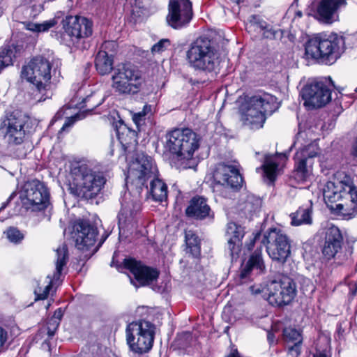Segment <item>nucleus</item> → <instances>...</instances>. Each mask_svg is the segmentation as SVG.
I'll list each match as a JSON object with an SVG mask.
<instances>
[{"label":"nucleus","mask_w":357,"mask_h":357,"mask_svg":"<svg viewBox=\"0 0 357 357\" xmlns=\"http://www.w3.org/2000/svg\"><path fill=\"white\" fill-rule=\"evenodd\" d=\"M257 244L256 250L250 255L245 266L241 271L240 277L246 278L253 269L259 272L265 270L262 257V246L265 245L270 258L280 264H284L291 254V242L289 237L280 229L271 228L266 231L261 237L260 232L254 234L246 246L248 250L253 249Z\"/></svg>","instance_id":"nucleus-1"},{"label":"nucleus","mask_w":357,"mask_h":357,"mask_svg":"<svg viewBox=\"0 0 357 357\" xmlns=\"http://www.w3.org/2000/svg\"><path fill=\"white\" fill-rule=\"evenodd\" d=\"M158 173L152 158L144 153H139L129 165L126 185L130 190H135L137 193H140L146 181L151 179L150 189L147 192L151 195L153 201H167V186L158 178ZM146 189L148 190L147 186Z\"/></svg>","instance_id":"nucleus-2"},{"label":"nucleus","mask_w":357,"mask_h":357,"mask_svg":"<svg viewBox=\"0 0 357 357\" xmlns=\"http://www.w3.org/2000/svg\"><path fill=\"white\" fill-rule=\"evenodd\" d=\"M201 140V137L189 128L175 129L167 135L165 148L177 160L179 168L190 169L197 166L194 154Z\"/></svg>","instance_id":"nucleus-3"},{"label":"nucleus","mask_w":357,"mask_h":357,"mask_svg":"<svg viewBox=\"0 0 357 357\" xmlns=\"http://www.w3.org/2000/svg\"><path fill=\"white\" fill-rule=\"evenodd\" d=\"M70 173L75 186L70 185V192L87 200L95 199L107 181L103 172L96 171L86 164L74 166Z\"/></svg>","instance_id":"nucleus-4"},{"label":"nucleus","mask_w":357,"mask_h":357,"mask_svg":"<svg viewBox=\"0 0 357 357\" xmlns=\"http://www.w3.org/2000/svg\"><path fill=\"white\" fill-rule=\"evenodd\" d=\"M21 76L35 86L34 98L37 102L45 101L52 96V64L47 59L43 56L33 57L23 66Z\"/></svg>","instance_id":"nucleus-5"},{"label":"nucleus","mask_w":357,"mask_h":357,"mask_svg":"<svg viewBox=\"0 0 357 357\" xmlns=\"http://www.w3.org/2000/svg\"><path fill=\"white\" fill-rule=\"evenodd\" d=\"M186 57L190 66L196 70L211 73L220 65V54L213 42L206 37H199L192 43Z\"/></svg>","instance_id":"nucleus-6"},{"label":"nucleus","mask_w":357,"mask_h":357,"mask_svg":"<svg viewBox=\"0 0 357 357\" xmlns=\"http://www.w3.org/2000/svg\"><path fill=\"white\" fill-rule=\"evenodd\" d=\"M278 107L277 98L268 93H260L252 96L246 110L241 114L243 123L252 130L263 127L266 115L272 114Z\"/></svg>","instance_id":"nucleus-7"},{"label":"nucleus","mask_w":357,"mask_h":357,"mask_svg":"<svg viewBox=\"0 0 357 357\" xmlns=\"http://www.w3.org/2000/svg\"><path fill=\"white\" fill-rule=\"evenodd\" d=\"M155 327L152 323L139 320L130 323L126 328V340L131 357H148L155 336Z\"/></svg>","instance_id":"nucleus-8"},{"label":"nucleus","mask_w":357,"mask_h":357,"mask_svg":"<svg viewBox=\"0 0 357 357\" xmlns=\"http://www.w3.org/2000/svg\"><path fill=\"white\" fill-rule=\"evenodd\" d=\"M112 87L119 94H136L142 89L144 78L141 71L130 63H119L112 76Z\"/></svg>","instance_id":"nucleus-9"},{"label":"nucleus","mask_w":357,"mask_h":357,"mask_svg":"<svg viewBox=\"0 0 357 357\" xmlns=\"http://www.w3.org/2000/svg\"><path fill=\"white\" fill-rule=\"evenodd\" d=\"M268 302L275 307H284L292 303L297 295L296 283L291 277L282 275L268 282Z\"/></svg>","instance_id":"nucleus-10"},{"label":"nucleus","mask_w":357,"mask_h":357,"mask_svg":"<svg viewBox=\"0 0 357 357\" xmlns=\"http://www.w3.org/2000/svg\"><path fill=\"white\" fill-rule=\"evenodd\" d=\"M214 181L217 183L215 191H219L222 198H229L228 188L238 190L243 184V179L236 165L219 164L214 173Z\"/></svg>","instance_id":"nucleus-11"},{"label":"nucleus","mask_w":357,"mask_h":357,"mask_svg":"<svg viewBox=\"0 0 357 357\" xmlns=\"http://www.w3.org/2000/svg\"><path fill=\"white\" fill-rule=\"evenodd\" d=\"M26 122L27 117L20 111L13 112L4 120L1 130L8 145L15 146L23 143L26 136L24 126Z\"/></svg>","instance_id":"nucleus-12"},{"label":"nucleus","mask_w":357,"mask_h":357,"mask_svg":"<svg viewBox=\"0 0 357 357\" xmlns=\"http://www.w3.org/2000/svg\"><path fill=\"white\" fill-rule=\"evenodd\" d=\"M340 42L341 39L336 36H330L328 38L321 34L314 36V44L316 43L317 47V53L314 54V59L321 63H333L340 56Z\"/></svg>","instance_id":"nucleus-13"},{"label":"nucleus","mask_w":357,"mask_h":357,"mask_svg":"<svg viewBox=\"0 0 357 357\" xmlns=\"http://www.w3.org/2000/svg\"><path fill=\"white\" fill-rule=\"evenodd\" d=\"M193 16L190 0H170L166 20L174 29H181L188 25Z\"/></svg>","instance_id":"nucleus-14"},{"label":"nucleus","mask_w":357,"mask_h":357,"mask_svg":"<svg viewBox=\"0 0 357 357\" xmlns=\"http://www.w3.org/2000/svg\"><path fill=\"white\" fill-rule=\"evenodd\" d=\"M110 265L116 266L119 271L123 268L129 270L135 279L142 286L149 285L156 281L159 276V271L156 268L144 266L141 262L132 258L125 259L121 264H116L113 258Z\"/></svg>","instance_id":"nucleus-15"},{"label":"nucleus","mask_w":357,"mask_h":357,"mask_svg":"<svg viewBox=\"0 0 357 357\" xmlns=\"http://www.w3.org/2000/svg\"><path fill=\"white\" fill-rule=\"evenodd\" d=\"M51 198L49 188L37 179L26 182L20 189L13 192L7 201L15 199L20 201H50Z\"/></svg>","instance_id":"nucleus-16"},{"label":"nucleus","mask_w":357,"mask_h":357,"mask_svg":"<svg viewBox=\"0 0 357 357\" xmlns=\"http://www.w3.org/2000/svg\"><path fill=\"white\" fill-rule=\"evenodd\" d=\"M98 231L89 220L79 219L73 225L72 238L79 250H87L94 245Z\"/></svg>","instance_id":"nucleus-17"},{"label":"nucleus","mask_w":357,"mask_h":357,"mask_svg":"<svg viewBox=\"0 0 357 357\" xmlns=\"http://www.w3.org/2000/svg\"><path fill=\"white\" fill-rule=\"evenodd\" d=\"M318 235L325 236V242L322 248V253L326 259L335 257L342 248V236L337 227L332 222L326 221L321 224Z\"/></svg>","instance_id":"nucleus-18"},{"label":"nucleus","mask_w":357,"mask_h":357,"mask_svg":"<svg viewBox=\"0 0 357 357\" xmlns=\"http://www.w3.org/2000/svg\"><path fill=\"white\" fill-rule=\"evenodd\" d=\"M56 270L52 277L47 276L50 280L48 284L44 289L38 287L34 291L36 300H44L47 298L52 284L56 283L60 278L63 268L66 265L68 261V251L66 243H63L56 249Z\"/></svg>","instance_id":"nucleus-19"},{"label":"nucleus","mask_w":357,"mask_h":357,"mask_svg":"<svg viewBox=\"0 0 357 357\" xmlns=\"http://www.w3.org/2000/svg\"><path fill=\"white\" fill-rule=\"evenodd\" d=\"M65 34L70 37L73 43L91 36L92 22L84 17H68L63 25Z\"/></svg>","instance_id":"nucleus-20"},{"label":"nucleus","mask_w":357,"mask_h":357,"mask_svg":"<svg viewBox=\"0 0 357 357\" xmlns=\"http://www.w3.org/2000/svg\"><path fill=\"white\" fill-rule=\"evenodd\" d=\"M346 4V0H321L316 18L321 24H332L339 20L338 10Z\"/></svg>","instance_id":"nucleus-21"},{"label":"nucleus","mask_w":357,"mask_h":357,"mask_svg":"<svg viewBox=\"0 0 357 357\" xmlns=\"http://www.w3.org/2000/svg\"><path fill=\"white\" fill-rule=\"evenodd\" d=\"M333 82L330 77L314 80V108L322 107L331 100V88Z\"/></svg>","instance_id":"nucleus-22"},{"label":"nucleus","mask_w":357,"mask_h":357,"mask_svg":"<svg viewBox=\"0 0 357 357\" xmlns=\"http://www.w3.org/2000/svg\"><path fill=\"white\" fill-rule=\"evenodd\" d=\"M295 160L296 177L304 181L309 176L312 167V149L311 143L296 152Z\"/></svg>","instance_id":"nucleus-23"},{"label":"nucleus","mask_w":357,"mask_h":357,"mask_svg":"<svg viewBox=\"0 0 357 357\" xmlns=\"http://www.w3.org/2000/svg\"><path fill=\"white\" fill-rule=\"evenodd\" d=\"M331 181H335L336 185L343 190L345 199L347 201H357V189L352 185V180L349 174L344 171H337L333 176Z\"/></svg>","instance_id":"nucleus-24"},{"label":"nucleus","mask_w":357,"mask_h":357,"mask_svg":"<svg viewBox=\"0 0 357 357\" xmlns=\"http://www.w3.org/2000/svg\"><path fill=\"white\" fill-rule=\"evenodd\" d=\"M331 214L343 218H351L357 215V202H326Z\"/></svg>","instance_id":"nucleus-25"},{"label":"nucleus","mask_w":357,"mask_h":357,"mask_svg":"<svg viewBox=\"0 0 357 357\" xmlns=\"http://www.w3.org/2000/svg\"><path fill=\"white\" fill-rule=\"evenodd\" d=\"M116 132L117 138L125 151L137 144L136 132L130 129L123 122H119V126H116Z\"/></svg>","instance_id":"nucleus-26"},{"label":"nucleus","mask_w":357,"mask_h":357,"mask_svg":"<svg viewBox=\"0 0 357 357\" xmlns=\"http://www.w3.org/2000/svg\"><path fill=\"white\" fill-rule=\"evenodd\" d=\"M141 208L140 202H123L118 215L119 229L126 223L131 222Z\"/></svg>","instance_id":"nucleus-27"},{"label":"nucleus","mask_w":357,"mask_h":357,"mask_svg":"<svg viewBox=\"0 0 357 357\" xmlns=\"http://www.w3.org/2000/svg\"><path fill=\"white\" fill-rule=\"evenodd\" d=\"M113 64V56L103 51L98 52L95 59V66L100 75H107L111 73L112 70H114Z\"/></svg>","instance_id":"nucleus-28"},{"label":"nucleus","mask_w":357,"mask_h":357,"mask_svg":"<svg viewBox=\"0 0 357 357\" xmlns=\"http://www.w3.org/2000/svg\"><path fill=\"white\" fill-rule=\"evenodd\" d=\"M210 211L206 202H192L186 208L185 213L188 217L202 220L209 215Z\"/></svg>","instance_id":"nucleus-29"},{"label":"nucleus","mask_w":357,"mask_h":357,"mask_svg":"<svg viewBox=\"0 0 357 357\" xmlns=\"http://www.w3.org/2000/svg\"><path fill=\"white\" fill-rule=\"evenodd\" d=\"M322 192L324 201H331L333 199V201H337L340 199H345V197H343V190L339 185H336L335 181H327L322 189Z\"/></svg>","instance_id":"nucleus-30"},{"label":"nucleus","mask_w":357,"mask_h":357,"mask_svg":"<svg viewBox=\"0 0 357 357\" xmlns=\"http://www.w3.org/2000/svg\"><path fill=\"white\" fill-rule=\"evenodd\" d=\"M278 167V165L275 161V156L266 155L261 168H263L264 174L270 182H273L275 179Z\"/></svg>","instance_id":"nucleus-31"},{"label":"nucleus","mask_w":357,"mask_h":357,"mask_svg":"<svg viewBox=\"0 0 357 357\" xmlns=\"http://www.w3.org/2000/svg\"><path fill=\"white\" fill-rule=\"evenodd\" d=\"M15 207L20 208L17 214L23 215L29 211L37 212L45 210L50 202H14Z\"/></svg>","instance_id":"nucleus-32"},{"label":"nucleus","mask_w":357,"mask_h":357,"mask_svg":"<svg viewBox=\"0 0 357 357\" xmlns=\"http://www.w3.org/2000/svg\"><path fill=\"white\" fill-rule=\"evenodd\" d=\"M290 218L291 224L293 226L310 223V213L308 208H298L295 213L290 215Z\"/></svg>","instance_id":"nucleus-33"},{"label":"nucleus","mask_w":357,"mask_h":357,"mask_svg":"<svg viewBox=\"0 0 357 357\" xmlns=\"http://www.w3.org/2000/svg\"><path fill=\"white\" fill-rule=\"evenodd\" d=\"M185 243L189 252L195 257L200 255V245L198 236L192 231H189L185 233Z\"/></svg>","instance_id":"nucleus-34"},{"label":"nucleus","mask_w":357,"mask_h":357,"mask_svg":"<svg viewBox=\"0 0 357 357\" xmlns=\"http://www.w3.org/2000/svg\"><path fill=\"white\" fill-rule=\"evenodd\" d=\"M15 56V54L13 47L6 46L0 49V72L4 68L13 64Z\"/></svg>","instance_id":"nucleus-35"},{"label":"nucleus","mask_w":357,"mask_h":357,"mask_svg":"<svg viewBox=\"0 0 357 357\" xmlns=\"http://www.w3.org/2000/svg\"><path fill=\"white\" fill-rule=\"evenodd\" d=\"M226 234L229 239L241 242L245 235L244 228L235 222H231L227 224Z\"/></svg>","instance_id":"nucleus-36"},{"label":"nucleus","mask_w":357,"mask_h":357,"mask_svg":"<svg viewBox=\"0 0 357 357\" xmlns=\"http://www.w3.org/2000/svg\"><path fill=\"white\" fill-rule=\"evenodd\" d=\"M283 339L287 344H298L302 341L301 333L294 328L287 327L283 330Z\"/></svg>","instance_id":"nucleus-37"},{"label":"nucleus","mask_w":357,"mask_h":357,"mask_svg":"<svg viewBox=\"0 0 357 357\" xmlns=\"http://www.w3.org/2000/svg\"><path fill=\"white\" fill-rule=\"evenodd\" d=\"M300 96L305 108L309 111L312 109V84L307 83L301 91Z\"/></svg>","instance_id":"nucleus-38"},{"label":"nucleus","mask_w":357,"mask_h":357,"mask_svg":"<svg viewBox=\"0 0 357 357\" xmlns=\"http://www.w3.org/2000/svg\"><path fill=\"white\" fill-rule=\"evenodd\" d=\"M172 193L175 196L176 199H186L187 201H206L203 197L193 195L191 192L183 193L177 186L173 185Z\"/></svg>","instance_id":"nucleus-39"},{"label":"nucleus","mask_w":357,"mask_h":357,"mask_svg":"<svg viewBox=\"0 0 357 357\" xmlns=\"http://www.w3.org/2000/svg\"><path fill=\"white\" fill-rule=\"evenodd\" d=\"M301 253L303 259L306 262V267L309 268L312 264V241L310 239L303 243Z\"/></svg>","instance_id":"nucleus-40"},{"label":"nucleus","mask_w":357,"mask_h":357,"mask_svg":"<svg viewBox=\"0 0 357 357\" xmlns=\"http://www.w3.org/2000/svg\"><path fill=\"white\" fill-rule=\"evenodd\" d=\"M151 111V105L146 104L144 105L142 111L138 112H134L132 116V119L135 124L139 127L144 123L146 116Z\"/></svg>","instance_id":"nucleus-41"},{"label":"nucleus","mask_w":357,"mask_h":357,"mask_svg":"<svg viewBox=\"0 0 357 357\" xmlns=\"http://www.w3.org/2000/svg\"><path fill=\"white\" fill-rule=\"evenodd\" d=\"M227 250L231 259H236L238 257V253L241 250V242L228 238Z\"/></svg>","instance_id":"nucleus-42"},{"label":"nucleus","mask_w":357,"mask_h":357,"mask_svg":"<svg viewBox=\"0 0 357 357\" xmlns=\"http://www.w3.org/2000/svg\"><path fill=\"white\" fill-rule=\"evenodd\" d=\"M6 236L10 242L18 243L23 238V234L15 227H10L6 231Z\"/></svg>","instance_id":"nucleus-43"},{"label":"nucleus","mask_w":357,"mask_h":357,"mask_svg":"<svg viewBox=\"0 0 357 357\" xmlns=\"http://www.w3.org/2000/svg\"><path fill=\"white\" fill-rule=\"evenodd\" d=\"M248 21V22L246 25L247 29H251L252 26L259 27L261 29H263L265 28L266 22L264 21L260 20L257 15H252L250 16Z\"/></svg>","instance_id":"nucleus-44"},{"label":"nucleus","mask_w":357,"mask_h":357,"mask_svg":"<svg viewBox=\"0 0 357 357\" xmlns=\"http://www.w3.org/2000/svg\"><path fill=\"white\" fill-rule=\"evenodd\" d=\"M117 48V44L114 40H109L104 42L101 47L100 50L99 51H103L109 56L111 55L113 56L114 53L116 52Z\"/></svg>","instance_id":"nucleus-45"},{"label":"nucleus","mask_w":357,"mask_h":357,"mask_svg":"<svg viewBox=\"0 0 357 357\" xmlns=\"http://www.w3.org/2000/svg\"><path fill=\"white\" fill-rule=\"evenodd\" d=\"M170 45V41L169 39H161L151 48L152 52L160 53L165 50Z\"/></svg>","instance_id":"nucleus-46"},{"label":"nucleus","mask_w":357,"mask_h":357,"mask_svg":"<svg viewBox=\"0 0 357 357\" xmlns=\"http://www.w3.org/2000/svg\"><path fill=\"white\" fill-rule=\"evenodd\" d=\"M324 343V348H317L316 354H314V357H328V351L329 347V339L328 337L324 336L322 337Z\"/></svg>","instance_id":"nucleus-47"},{"label":"nucleus","mask_w":357,"mask_h":357,"mask_svg":"<svg viewBox=\"0 0 357 357\" xmlns=\"http://www.w3.org/2000/svg\"><path fill=\"white\" fill-rule=\"evenodd\" d=\"M268 289V283L265 287H262L261 285H254L250 287V291L252 294L258 295L261 294V297L268 301V297L269 296L268 294H266V290Z\"/></svg>","instance_id":"nucleus-48"},{"label":"nucleus","mask_w":357,"mask_h":357,"mask_svg":"<svg viewBox=\"0 0 357 357\" xmlns=\"http://www.w3.org/2000/svg\"><path fill=\"white\" fill-rule=\"evenodd\" d=\"M59 326V321L56 319H50L47 323V331L49 337H52L55 334L56 331L57 330Z\"/></svg>","instance_id":"nucleus-49"},{"label":"nucleus","mask_w":357,"mask_h":357,"mask_svg":"<svg viewBox=\"0 0 357 357\" xmlns=\"http://www.w3.org/2000/svg\"><path fill=\"white\" fill-rule=\"evenodd\" d=\"M311 39L307 40L305 45L304 58L307 60V65H310V60L312 59V45Z\"/></svg>","instance_id":"nucleus-50"},{"label":"nucleus","mask_w":357,"mask_h":357,"mask_svg":"<svg viewBox=\"0 0 357 357\" xmlns=\"http://www.w3.org/2000/svg\"><path fill=\"white\" fill-rule=\"evenodd\" d=\"M56 24V21L54 19L45 21L43 23L38 24V32L46 31L50 28L53 27Z\"/></svg>","instance_id":"nucleus-51"},{"label":"nucleus","mask_w":357,"mask_h":357,"mask_svg":"<svg viewBox=\"0 0 357 357\" xmlns=\"http://www.w3.org/2000/svg\"><path fill=\"white\" fill-rule=\"evenodd\" d=\"M300 354V344H294L288 346L287 357H298Z\"/></svg>","instance_id":"nucleus-52"},{"label":"nucleus","mask_w":357,"mask_h":357,"mask_svg":"<svg viewBox=\"0 0 357 357\" xmlns=\"http://www.w3.org/2000/svg\"><path fill=\"white\" fill-rule=\"evenodd\" d=\"M81 115L77 114L73 116H71L70 118H68L65 123L63 125L62 128H61L60 132L64 131L67 128L70 127L75 121L77 120L81 119Z\"/></svg>","instance_id":"nucleus-53"},{"label":"nucleus","mask_w":357,"mask_h":357,"mask_svg":"<svg viewBox=\"0 0 357 357\" xmlns=\"http://www.w3.org/2000/svg\"><path fill=\"white\" fill-rule=\"evenodd\" d=\"M8 338L7 332L0 327V349L2 348Z\"/></svg>","instance_id":"nucleus-54"},{"label":"nucleus","mask_w":357,"mask_h":357,"mask_svg":"<svg viewBox=\"0 0 357 357\" xmlns=\"http://www.w3.org/2000/svg\"><path fill=\"white\" fill-rule=\"evenodd\" d=\"M63 315V312L61 308L57 309L54 313L51 319H56L59 321V323L60 324V321Z\"/></svg>","instance_id":"nucleus-55"},{"label":"nucleus","mask_w":357,"mask_h":357,"mask_svg":"<svg viewBox=\"0 0 357 357\" xmlns=\"http://www.w3.org/2000/svg\"><path fill=\"white\" fill-rule=\"evenodd\" d=\"M351 155L357 159V138L354 140L351 148Z\"/></svg>","instance_id":"nucleus-56"},{"label":"nucleus","mask_w":357,"mask_h":357,"mask_svg":"<svg viewBox=\"0 0 357 357\" xmlns=\"http://www.w3.org/2000/svg\"><path fill=\"white\" fill-rule=\"evenodd\" d=\"M26 29L28 30H30V31H36V32H38V24H36V23H29L27 25H26Z\"/></svg>","instance_id":"nucleus-57"},{"label":"nucleus","mask_w":357,"mask_h":357,"mask_svg":"<svg viewBox=\"0 0 357 357\" xmlns=\"http://www.w3.org/2000/svg\"><path fill=\"white\" fill-rule=\"evenodd\" d=\"M267 340L270 344H274L275 342V336L274 333L272 332H268Z\"/></svg>","instance_id":"nucleus-58"},{"label":"nucleus","mask_w":357,"mask_h":357,"mask_svg":"<svg viewBox=\"0 0 357 357\" xmlns=\"http://www.w3.org/2000/svg\"><path fill=\"white\" fill-rule=\"evenodd\" d=\"M227 357H243L238 351L230 354Z\"/></svg>","instance_id":"nucleus-59"},{"label":"nucleus","mask_w":357,"mask_h":357,"mask_svg":"<svg viewBox=\"0 0 357 357\" xmlns=\"http://www.w3.org/2000/svg\"><path fill=\"white\" fill-rule=\"evenodd\" d=\"M101 104V102H99L97 104H95V105H90L88 108H87V110H90V111H92L96 107H98L99 105Z\"/></svg>","instance_id":"nucleus-60"},{"label":"nucleus","mask_w":357,"mask_h":357,"mask_svg":"<svg viewBox=\"0 0 357 357\" xmlns=\"http://www.w3.org/2000/svg\"><path fill=\"white\" fill-rule=\"evenodd\" d=\"M10 202H6L3 204V205L0 207V213L4 209Z\"/></svg>","instance_id":"nucleus-61"},{"label":"nucleus","mask_w":357,"mask_h":357,"mask_svg":"<svg viewBox=\"0 0 357 357\" xmlns=\"http://www.w3.org/2000/svg\"><path fill=\"white\" fill-rule=\"evenodd\" d=\"M296 15L297 17H302V15H303V13H302V12H301V11H297V12L296 13Z\"/></svg>","instance_id":"nucleus-62"},{"label":"nucleus","mask_w":357,"mask_h":357,"mask_svg":"<svg viewBox=\"0 0 357 357\" xmlns=\"http://www.w3.org/2000/svg\"><path fill=\"white\" fill-rule=\"evenodd\" d=\"M311 9H307L306 11H305V13L307 14V16H310L311 15Z\"/></svg>","instance_id":"nucleus-63"},{"label":"nucleus","mask_w":357,"mask_h":357,"mask_svg":"<svg viewBox=\"0 0 357 357\" xmlns=\"http://www.w3.org/2000/svg\"><path fill=\"white\" fill-rule=\"evenodd\" d=\"M91 98L88 96V97H86V98L84 99V101H85V102H89V101H90V100H91Z\"/></svg>","instance_id":"nucleus-64"}]
</instances>
